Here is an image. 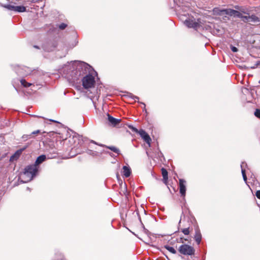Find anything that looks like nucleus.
Instances as JSON below:
<instances>
[{"label": "nucleus", "mask_w": 260, "mask_h": 260, "mask_svg": "<svg viewBox=\"0 0 260 260\" xmlns=\"http://www.w3.org/2000/svg\"><path fill=\"white\" fill-rule=\"evenodd\" d=\"M89 65L84 62L75 60L66 66L63 72L68 80L74 82L85 73Z\"/></svg>", "instance_id": "1"}, {"label": "nucleus", "mask_w": 260, "mask_h": 260, "mask_svg": "<svg viewBox=\"0 0 260 260\" xmlns=\"http://www.w3.org/2000/svg\"><path fill=\"white\" fill-rule=\"evenodd\" d=\"M188 9V7L182 8V12H179V18L183 22V23L188 27L197 28L200 25V22L198 20V22L196 21L195 19L190 17L188 13H185V11Z\"/></svg>", "instance_id": "2"}, {"label": "nucleus", "mask_w": 260, "mask_h": 260, "mask_svg": "<svg viewBox=\"0 0 260 260\" xmlns=\"http://www.w3.org/2000/svg\"><path fill=\"white\" fill-rule=\"evenodd\" d=\"M38 167L32 165L26 167L24 170L22 178L24 179V182H27L31 181L36 176L38 171Z\"/></svg>", "instance_id": "3"}, {"label": "nucleus", "mask_w": 260, "mask_h": 260, "mask_svg": "<svg viewBox=\"0 0 260 260\" xmlns=\"http://www.w3.org/2000/svg\"><path fill=\"white\" fill-rule=\"evenodd\" d=\"M179 252L183 255H192L194 254V248L187 244H183L179 247Z\"/></svg>", "instance_id": "4"}, {"label": "nucleus", "mask_w": 260, "mask_h": 260, "mask_svg": "<svg viewBox=\"0 0 260 260\" xmlns=\"http://www.w3.org/2000/svg\"><path fill=\"white\" fill-rule=\"evenodd\" d=\"M82 85L85 89L93 87L95 80L94 78L91 75H87L82 79Z\"/></svg>", "instance_id": "5"}, {"label": "nucleus", "mask_w": 260, "mask_h": 260, "mask_svg": "<svg viewBox=\"0 0 260 260\" xmlns=\"http://www.w3.org/2000/svg\"><path fill=\"white\" fill-rule=\"evenodd\" d=\"M132 129L133 131L138 133L139 134L142 138L145 141L148 146L150 147L151 145V139L149 136V135L143 129H141L139 131L138 129L134 127H132Z\"/></svg>", "instance_id": "6"}, {"label": "nucleus", "mask_w": 260, "mask_h": 260, "mask_svg": "<svg viewBox=\"0 0 260 260\" xmlns=\"http://www.w3.org/2000/svg\"><path fill=\"white\" fill-rule=\"evenodd\" d=\"M186 181L182 179H179V192L181 196L184 198L186 194Z\"/></svg>", "instance_id": "7"}, {"label": "nucleus", "mask_w": 260, "mask_h": 260, "mask_svg": "<svg viewBox=\"0 0 260 260\" xmlns=\"http://www.w3.org/2000/svg\"><path fill=\"white\" fill-rule=\"evenodd\" d=\"M56 43L53 42H48L44 44L43 46L44 50L48 52L53 51L56 48Z\"/></svg>", "instance_id": "8"}, {"label": "nucleus", "mask_w": 260, "mask_h": 260, "mask_svg": "<svg viewBox=\"0 0 260 260\" xmlns=\"http://www.w3.org/2000/svg\"><path fill=\"white\" fill-rule=\"evenodd\" d=\"M108 116V120L109 124L113 126H115L117 125L121 121L120 119H117L113 117L109 114L107 115Z\"/></svg>", "instance_id": "9"}, {"label": "nucleus", "mask_w": 260, "mask_h": 260, "mask_svg": "<svg viewBox=\"0 0 260 260\" xmlns=\"http://www.w3.org/2000/svg\"><path fill=\"white\" fill-rule=\"evenodd\" d=\"M249 22H252L256 24H260V17L256 16L254 14L249 15Z\"/></svg>", "instance_id": "10"}, {"label": "nucleus", "mask_w": 260, "mask_h": 260, "mask_svg": "<svg viewBox=\"0 0 260 260\" xmlns=\"http://www.w3.org/2000/svg\"><path fill=\"white\" fill-rule=\"evenodd\" d=\"M194 239L198 244H199L202 240V235L199 229L196 230V234L194 235Z\"/></svg>", "instance_id": "11"}, {"label": "nucleus", "mask_w": 260, "mask_h": 260, "mask_svg": "<svg viewBox=\"0 0 260 260\" xmlns=\"http://www.w3.org/2000/svg\"><path fill=\"white\" fill-rule=\"evenodd\" d=\"M46 159V156L45 155H41L39 156L36 159L35 165H36L37 167L41 163H42Z\"/></svg>", "instance_id": "12"}, {"label": "nucleus", "mask_w": 260, "mask_h": 260, "mask_svg": "<svg viewBox=\"0 0 260 260\" xmlns=\"http://www.w3.org/2000/svg\"><path fill=\"white\" fill-rule=\"evenodd\" d=\"M131 174V170L129 167L124 166L123 167V175L125 177H128Z\"/></svg>", "instance_id": "13"}, {"label": "nucleus", "mask_w": 260, "mask_h": 260, "mask_svg": "<svg viewBox=\"0 0 260 260\" xmlns=\"http://www.w3.org/2000/svg\"><path fill=\"white\" fill-rule=\"evenodd\" d=\"M24 149L17 150L12 156H11L10 160L13 161L14 159H17L19 157V156L20 155L22 151Z\"/></svg>", "instance_id": "14"}, {"label": "nucleus", "mask_w": 260, "mask_h": 260, "mask_svg": "<svg viewBox=\"0 0 260 260\" xmlns=\"http://www.w3.org/2000/svg\"><path fill=\"white\" fill-rule=\"evenodd\" d=\"M225 9H220L218 8H215L213 10L214 14L222 16L224 15Z\"/></svg>", "instance_id": "15"}, {"label": "nucleus", "mask_w": 260, "mask_h": 260, "mask_svg": "<svg viewBox=\"0 0 260 260\" xmlns=\"http://www.w3.org/2000/svg\"><path fill=\"white\" fill-rule=\"evenodd\" d=\"M26 11V8L23 6H15L14 11L18 12H23Z\"/></svg>", "instance_id": "16"}, {"label": "nucleus", "mask_w": 260, "mask_h": 260, "mask_svg": "<svg viewBox=\"0 0 260 260\" xmlns=\"http://www.w3.org/2000/svg\"><path fill=\"white\" fill-rule=\"evenodd\" d=\"M224 14L229 15L230 16H234L235 10L232 9H226L224 10Z\"/></svg>", "instance_id": "17"}, {"label": "nucleus", "mask_w": 260, "mask_h": 260, "mask_svg": "<svg viewBox=\"0 0 260 260\" xmlns=\"http://www.w3.org/2000/svg\"><path fill=\"white\" fill-rule=\"evenodd\" d=\"M244 162H242V164H241V172H242V174L243 179L245 182H246L247 177H246V173H245V169H244Z\"/></svg>", "instance_id": "18"}, {"label": "nucleus", "mask_w": 260, "mask_h": 260, "mask_svg": "<svg viewBox=\"0 0 260 260\" xmlns=\"http://www.w3.org/2000/svg\"><path fill=\"white\" fill-rule=\"evenodd\" d=\"M161 173H162V176L163 177L164 179L165 180V182H167V181L168 180V172H167V171L165 169L162 168L161 169Z\"/></svg>", "instance_id": "19"}, {"label": "nucleus", "mask_w": 260, "mask_h": 260, "mask_svg": "<svg viewBox=\"0 0 260 260\" xmlns=\"http://www.w3.org/2000/svg\"><path fill=\"white\" fill-rule=\"evenodd\" d=\"M20 83L24 87H28L32 85L31 83L27 82L25 79H23L20 80Z\"/></svg>", "instance_id": "20"}, {"label": "nucleus", "mask_w": 260, "mask_h": 260, "mask_svg": "<svg viewBox=\"0 0 260 260\" xmlns=\"http://www.w3.org/2000/svg\"><path fill=\"white\" fill-rule=\"evenodd\" d=\"M107 148L111 150V151L116 153L117 154H119L120 153V150L118 148H116L115 146H107Z\"/></svg>", "instance_id": "21"}, {"label": "nucleus", "mask_w": 260, "mask_h": 260, "mask_svg": "<svg viewBox=\"0 0 260 260\" xmlns=\"http://www.w3.org/2000/svg\"><path fill=\"white\" fill-rule=\"evenodd\" d=\"M165 248L173 254L176 253V250L173 247L168 245H165Z\"/></svg>", "instance_id": "22"}, {"label": "nucleus", "mask_w": 260, "mask_h": 260, "mask_svg": "<svg viewBox=\"0 0 260 260\" xmlns=\"http://www.w3.org/2000/svg\"><path fill=\"white\" fill-rule=\"evenodd\" d=\"M5 8L9 10H11V11H14V8H15V6H13V5H5L4 6Z\"/></svg>", "instance_id": "23"}, {"label": "nucleus", "mask_w": 260, "mask_h": 260, "mask_svg": "<svg viewBox=\"0 0 260 260\" xmlns=\"http://www.w3.org/2000/svg\"><path fill=\"white\" fill-rule=\"evenodd\" d=\"M234 17L241 18L242 17V14L240 12L235 10Z\"/></svg>", "instance_id": "24"}, {"label": "nucleus", "mask_w": 260, "mask_h": 260, "mask_svg": "<svg viewBox=\"0 0 260 260\" xmlns=\"http://www.w3.org/2000/svg\"><path fill=\"white\" fill-rule=\"evenodd\" d=\"M249 15L248 16H244L242 15V17H241V18L244 22H249Z\"/></svg>", "instance_id": "25"}, {"label": "nucleus", "mask_w": 260, "mask_h": 260, "mask_svg": "<svg viewBox=\"0 0 260 260\" xmlns=\"http://www.w3.org/2000/svg\"><path fill=\"white\" fill-rule=\"evenodd\" d=\"M182 233L185 235H188L189 234V228H185L182 230Z\"/></svg>", "instance_id": "26"}, {"label": "nucleus", "mask_w": 260, "mask_h": 260, "mask_svg": "<svg viewBox=\"0 0 260 260\" xmlns=\"http://www.w3.org/2000/svg\"><path fill=\"white\" fill-rule=\"evenodd\" d=\"M254 115L256 117L260 119V110L256 109L254 112Z\"/></svg>", "instance_id": "27"}, {"label": "nucleus", "mask_w": 260, "mask_h": 260, "mask_svg": "<svg viewBox=\"0 0 260 260\" xmlns=\"http://www.w3.org/2000/svg\"><path fill=\"white\" fill-rule=\"evenodd\" d=\"M67 24H65V23H61L60 25H59V28L60 29H64L66 27H67Z\"/></svg>", "instance_id": "28"}, {"label": "nucleus", "mask_w": 260, "mask_h": 260, "mask_svg": "<svg viewBox=\"0 0 260 260\" xmlns=\"http://www.w3.org/2000/svg\"><path fill=\"white\" fill-rule=\"evenodd\" d=\"M231 49L232 51L234 52H236L238 51V49L235 46H231Z\"/></svg>", "instance_id": "29"}, {"label": "nucleus", "mask_w": 260, "mask_h": 260, "mask_svg": "<svg viewBox=\"0 0 260 260\" xmlns=\"http://www.w3.org/2000/svg\"><path fill=\"white\" fill-rule=\"evenodd\" d=\"M255 195L258 199H260V190H257L256 192Z\"/></svg>", "instance_id": "30"}, {"label": "nucleus", "mask_w": 260, "mask_h": 260, "mask_svg": "<svg viewBox=\"0 0 260 260\" xmlns=\"http://www.w3.org/2000/svg\"><path fill=\"white\" fill-rule=\"evenodd\" d=\"M40 131L39 130H37V131H34L33 132H32L31 134L36 135V134L40 133Z\"/></svg>", "instance_id": "31"}, {"label": "nucleus", "mask_w": 260, "mask_h": 260, "mask_svg": "<svg viewBox=\"0 0 260 260\" xmlns=\"http://www.w3.org/2000/svg\"><path fill=\"white\" fill-rule=\"evenodd\" d=\"M123 187H124L123 188L124 190H123V192L124 194H125V192L126 191V185L125 184H124Z\"/></svg>", "instance_id": "32"}, {"label": "nucleus", "mask_w": 260, "mask_h": 260, "mask_svg": "<svg viewBox=\"0 0 260 260\" xmlns=\"http://www.w3.org/2000/svg\"><path fill=\"white\" fill-rule=\"evenodd\" d=\"M244 164V169H245V167H247V164L246 162H243Z\"/></svg>", "instance_id": "33"}, {"label": "nucleus", "mask_w": 260, "mask_h": 260, "mask_svg": "<svg viewBox=\"0 0 260 260\" xmlns=\"http://www.w3.org/2000/svg\"><path fill=\"white\" fill-rule=\"evenodd\" d=\"M142 104L144 106V110H145L146 111V110L145 109V104L144 103H142Z\"/></svg>", "instance_id": "34"}, {"label": "nucleus", "mask_w": 260, "mask_h": 260, "mask_svg": "<svg viewBox=\"0 0 260 260\" xmlns=\"http://www.w3.org/2000/svg\"><path fill=\"white\" fill-rule=\"evenodd\" d=\"M257 64L260 66V60L257 62Z\"/></svg>", "instance_id": "35"}, {"label": "nucleus", "mask_w": 260, "mask_h": 260, "mask_svg": "<svg viewBox=\"0 0 260 260\" xmlns=\"http://www.w3.org/2000/svg\"><path fill=\"white\" fill-rule=\"evenodd\" d=\"M50 121H53V122H57V121H56L55 120H52V119H50Z\"/></svg>", "instance_id": "36"}, {"label": "nucleus", "mask_w": 260, "mask_h": 260, "mask_svg": "<svg viewBox=\"0 0 260 260\" xmlns=\"http://www.w3.org/2000/svg\"><path fill=\"white\" fill-rule=\"evenodd\" d=\"M242 12L243 13H244V14H248V13H246V12H244V11H242Z\"/></svg>", "instance_id": "37"}, {"label": "nucleus", "mask_w": 260, "mask_h": 260, "mask_svg": "<svg viewBox=\"0 0 260 260\" xmlns=\"http://www.w3.org/2000/svg\"><path fill=\"white\" fill-rule=\"evenodd\" d=\"M91 142H92L93 143H94V144H96V142H94V141H91Z\"/></svg>", "instance_id": "38"}, {"label": "nucleus", "mask_w": 260, "mask_h": 260, "mask_svg": "<svg viewBox=\"0 0 260 260\" xmlns=\"http://www.w3.org/2000/svg\"><path fill=\"white\" fill-rule=\"evenodd\" d=\"M34 47L36 48H39L38 46H34Z\"/></svg>", "instance_id": "39"}, {"label": "nucleus", "mask_w": 260, "mask_h": 260, "mask_svg": "<svg viewBox=\"0 0 260 260\" xmlns=\"http://www.w3.org/2000/svg\"><path fill=\"white\" fill-rule=\"evenodd\" d=\"M135 98H136V99H139V98H138V97H137V96L135 97Z\"/></svg>", "instance_id": "40"}]
</instances>
